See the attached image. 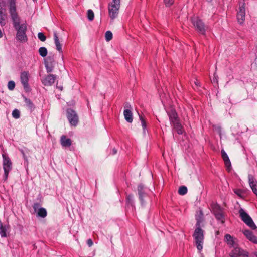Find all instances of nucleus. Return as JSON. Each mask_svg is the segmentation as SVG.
<instances>
[{"label": "nucleus", "instance_id": "1", "mask_svg": "<svg viewBox=\"0 0 257 257\" xmlns=\"http://www.w3.org/2000/svg\"><path fill=\"white\" fill-rule=\"evenodd\" d=\"M17 0H8V10L12 19L13 27L17 31L16 39L22 42L28 40L26 35L27 27L25 23L20 24V17L17 11Z\"/></svg>", "mask_w": 257, "mask_h": 257}, {"label": "nucleus", "instance_id": "2", "mask_svg": "<svg viewBox=\"0 0 257 257\" xmlns=\"http://www.w3.org/2000/svg\"><path fill=\"white\" fill-rule=\"evenodd\" d=\"M196 226V228L193 234V237L194 238L197 249L201 251L203 248L204 234L203 230L200 227V222L199 220H197Z\"/></svg>", "mask_w": 257, "mask_h": 257}, {"label": "nucleus", "instance_id": "3", "mask_svg": "<svg viewBox=\"0 0 257 257\" xmlns=\"http://www.w3.org/2000/svg\"><path fill=\"white\" fill-rule=\"evenodd\" d=\"M3 157V167L4 171L3 180L6 181L8 179L9 172L12 169V163L10 158L6 154H2Z\"/></svg>", "mask_w": 257, "mask_h": 257}, {"label": "nucleus", "instance_id": "4", "mask_svg": "<svg viewBox=\"0 0 257 257\" xmlns=\"http://www.w3.org/2000/svg\"><path fill=\"white\" fill-rule=\"evenodd\" d=\"M239 214L241 220L250 228L254 230L257 228L252 218L242 208L239 209Z\"/></svg>", "mask_w": 257, "mask_h": 257}, {"label": "nucleus", "instance_id": "5", "mask_svg": "<svg viewBox=\"0 0 257 257\" xmlns=\"http://www.w3.org/2000/svg\"><path fill=\"white\" fill-rule=\"evenodd\" d=\"M120 5V0H112L111 4L109 5V14L111 19L113 20L117 16Z\"/></svg>", "mask_w": 257, "mask_h": 257}, {"label": "nucleus", "instance_id": "6", "mask_svg": "<svg viewBox=\"0 0 257 257\" xmlns=\"http://www.w3.org/2000/svg\"><path fill=\"white\" fill-rule=\"evenodd\" d=\"M67 118L71 125L76 126L79 121V117L76 112L71 108L66 110Z\"/></svg>", "mask_w": 257, "mask_h": 257}, {"label": "nucleus", "instance_id": "7", "mask_svg": "<svg viewBox=\"0 0 257 257\" xmlns=\"http://www.w3.org/2000/svg\"><path fill=\"white\" fill-rule=\"evenodd\" d=\"M45 66L46 71L48 73L53 71L55 64V55L54 54H49V55L44 59Z\"/></svg>", "mask_w": 257, "mask_h": 257}, {"label": "nucleus", "instance_id": "8", "mask_svg": "<svg viewBox=\"0 0 257 257\" xmlns=\"http://www.w3.org/2000/svg\"><path fill=\"white\" fill-rule=\"evenodd\" d=\"M192 23L198 33L203 35H205V26L201 19L198 18H194L192 19Z\"/></svg>", "mask_w": 257, "mask_h": 257}, {"label": "nucleus", "instance_id": "9", "mask_svg": "<svg viewBox=\"0 0 257 257\" xmlns=\"http://www.w3.org/2000/svg\"><path fill=\"white\" fill-rule=\"evenodd\" d=\"M30 76V73L28 71H23L20 74L21 82L25 91L27 92H29L31 91V88L29 84Z\"/></svg>", "mask_w": 257, "mask_h": 257}, {"label": "nucleus", "instance_id": "10", "mask_svg": "<svg viewBox=\"0 0 257 257\" xmlns=\"http://www.w3.org/2000/svg\"><path fill=\"white\" fill-rule=\"evenodd\" d=\"M245 4L242 3V4L239 5V11L237 13V20L240 24L243 23L245 20Z\"/></svg>", "mask_w": 257, "mask_h": 257}, {"label": "nucleus", "instance_id": "11", "mask_svg": "<svg viewBox=\"0 0 257 257\" xmlns=\"http://www.w3.org/2000/svg\"><path fill=\"white\" fill-rule=\"evenodd\" d=\"M230 257H247L248 254L244 250L238 247H234V249L229 253Z\"/></svg>", "mask_w": 257, "mask_h": 257}, {"label": "nucleus", "instance_id": "12", "mask_svg": "<svg viewBox=\"0 0 257 257\" xmlns=\"http://www.w3.org/2000/svg\"><path fill=\"white\" fill-rule=\"evenodd\" d=\"M137 190L139 200L141 202V204L143 205L145 203L144 198L147 196V189L144 187V186L142 184H140L138 186Z\"/></svg>", "mask_w": 257, "mask_h": 257}, {"label": "nucleus", "instance_id": "13", "mask_svg": "<svg viewBox=\"0 0 257 257\" xmlns=\"http://www.w3.org/2000/svg\"><path fill=\"white\" fill-rule=\"evenodd\" d=\"M40 205L39 203H35L33 206V209L35 211L38 210L37 216L41 218H45L47 215L46 210L44 208H39Z\"/></svg>", "mask_w": 257, "mask_h": 257}, {"label": "nucleus", "instance_id": "14", "mask_svg": "<svg viewBox=\"0 0 257 257\" xmlns=\"http://www.w3.org/2000/svg\"><path fill=\"white\" fill-rule=\"evenodd\" d=\"M56 78V76L53 74H49L46 76L42 80V83L45 86L52 85Z\"/></svg>", "mask_w": 257, "mask_h": 257}, {"label": "nucleus", "instance_id": "15", "mask_svg": "<svg viewBox=\"0 0 257 257\" xmlns=\"http://www.w3.org/2000/svg\"><path fill=\"white\" fill-rule=\"evenodd\" d=\"M5 8L2 6V1L0 0V26H4L7 22V14L5 12Z\"/></svg>", "mask_w": 257, "mask_h": 257}, {"label": "nucleus", "instance_id": "16", "mask_svg": "<svg viewBox=\"0 0 257 257\" xmlns=\"http://www.w3.org/2000/svg\"><path fill=\"white\" fill-rule=\"evenodd\" d=\"M167 113L171 124L180 120L175 109H171L170 110L168 111Z\"/></svg>", "mask_w": 257, "mask_h": 257}, {"label": "nucleus", "instance_id": "17", "mask_svg": "<svg viewBox=\"0 0 257 257\" xmlns=\"http://www.w3.org/2000/svg\"><path fill=\"white\" fill-rule=\"evenodd\" d=\"M248 178L249 186L252 192L257 196V181L251 174L248 175Z\"/></svg>", "mask_w": 257, "mask_h": 257}, {"label": "nucleus", "instance_id": "18", "mask_svg": "<svg viewBox=\"0 0 257 257\" xmlns=\"http://www.w3.org/2000/svg\"><path fill=\"white\" fill-rule=\"evenodd\" d=\"M243 234L252 242L257 244V237L253 235V233L249 230H245Z\"/></svg>", "mask_w": 257, "mask_h": 257}, {"label": "nucleus", "instance_id": "19", "mask_svg": "<svg viewBox=\"0 0 257 257\" xmlns=\"http://www.w3.org/2000/svg\"><path fill=\"white\" fill-rule=\"evenodd\" d=\"M221 157L224 162L225 166L227 168V170H229L230 168L231 167V162L229 160V158L227 154V153L225 152V151L222 149L221 151Z\"/></svg>", "mask_w": 257, "mask_h": 257}, {"label": "nucleus", "instance_id": "20", "mask_svg": "<svg viewBox=\"0 0 257 257\" xmlns=\"http://www.w3.org/2000/svg\"><path fill=\"white\" fill-rule=\"evenodd\" d=\"M54 40L56 47V49L60 52L62 53V44L59 41L57 31H54Z\"/></svg>", "mask_w": 257, "mask_h": 257}, {"label": "nucleus", "instance_id": "21", "mask_svg": "<svg viewBox=\"0 0 257 257\" xmlns=\"http://www.w3.org/2000/svg\"><path fill=\"white\" fill-rule=\"evenodd\" d=\"M171 125L173 126V129L177 132L178 134H183L184 130L183 129V126L180 122V120L171 124Z\"/></svg>", "mask_w": 257, "mask_h": 257}, {"label": "nucleus", "instance_id": "22", "mask_svg": "<svg viewBox=\"0 0 257 257\" xmlns=\"http://www.w3.org/2000/svg\"><path fill=\"white\" fill-rule=\"evenodd\" d=\"M224 241L227 243L230 247H234L235 242L234 239L230 234H226L224 236Z\"/></svg>", "mask_w": 257, "mask_h": 257}, {"label": "nucleus", "instance_id": "23", "mask_svg": "<svg viewBox=\"0 0 257 257\" xmlns=\"http://www.w3.org/2000/svg\"><path fill=\"white\" fill-rule=\"evenodd\" d=\"M124 116L125 119L127 122L132 123L133 121V113L131 110L128 109H125L123 112Z\"/></svg>", "mask_w": 257, "mask_h": 257}, {"label": "nucleus", "instance_id": "24", "mask_svg": "<svg viewBox=\"0 0 257 257\" xmlns=\"http://www.w3.org/2000/svg\"><path fill=\"white\" fill-rule=\"evenodd\" d=\"M61 143L63 147H70L72 144V141L70 139L67 138L65 136L63 135L61 137Z\"/></svg>", "mask_w": 257, "mask_h": 257}, {"label": "nucleus", "instance_id": "25", "mask_svg": "<svg viewBox=\"0 0 257 257\" xmlns=\"http://www.w3.org/2000/svg\"><path fill=\"white\" fill-rule=\"evenodd\" d=\"M9 230V226L3 225L0 220V235L1 237H6L7 236V232Z\"/></svg>", "mask_w": 257, "mask_h": 257}, {"label": "nucleus", "instance_id": "26", "mask_svg": "<svg viewBox=\"0 0 257 257\" xmlns=\"http://www.w3.org/2000/svg\"><path fill=\"white\" fill-rule=\"evenodd\" d=\"M22 96L27 107L30 110L31 112L33 111L34 110L35 107L32 101L30 99L27 98L24 95Z\"/></svg>", "mask_w": 257, "mask_h": 257}, {"label": "nucleus", "instance_id": "27", "mask_svg": "<svg viewBox=\"0 0 257 257\" xmlns=\"http://www.w3.org/2000/svg\"><path fill=\"white\" fill-rule=\"evenodd\" d=\"M126 204L132 207H134V196L133 194H129L126 198Z\"/></svg>", "mask_w": 257, "mask_h": 257}, {"label": "nucleus", "instance_id": "28", "mask_svg": "<svg viewBox=\"0 0 257 257\" xmlns=\"http://www.w3.org/2000/svg\"><path fill=\"white\" fill-rule=\"evenodd\" d=\"M213 210L214 216H215V214H219L222 212L221 207L218 204H215L214 205L213 207Z\"/></svg>", "mask_w": 257, "mask_h": 257}, {"label": "nucleus", "instance_id": "29", "mask_svg": "<svg viewBox=\"0 0 257 257\" xmlns=\"http://www.w3.org/2000/svg\"><path fill=\"white\" fill-rule=\"evenodd\" d=\"M39 53L42 57H45L48 53L47 49L45 47H41L39 49Z\"/></svg>", "mask_w": 257, "mask_h": 257}, {"label": "nucleus", "instance_id": "30", "mask_svg": "<svg viewBox=\"0 0 257 257\" xmlns=\"http://www.w3.org/2000/svg\"><path fill=\"white\" fill-rule=\"evenodd\" d=\"M178 192L179 195H184L187 193V188L185 186H181L179 187Z\"/></svg>", "mask_w": 257, "mask_h": 257}, {"label": "nucleus", "instance_id": "31", "mask_svg": "<svg viewBox=\"0 0 257 257\" xmlns=\"http://www.w3.org/2000/svg\"><path fill=\"white\" fill-rule=\"evenodd\" d=\"M139 119H140V120L141 121V125L143 127V133L144 134H146V123L145 120L144 119V117L141 115H139Z\"/></svg>", "mask_w": 257, "mask_h": 257}, {"label": "nucleus", "instance_id": "32", "mask_svg": "<svg viewBox=\"0 0 257 257\" xmlns=\"http://www.w3.org/2000/svg\"><path fill=\"white\" fill-rule=\"evenodd\" d=\"M12 116L15 119H18L20 117V112L17 109H15L12 112Z\"/></svg>", "mask_w": 257, "mask_h": 257}, {"label": "nucleus", "instance_id": "33", "mask_svg": "<svg viewBox=\"0 0 257 257\" xmlns=\"http://www.w3.org/2000/svg\"><path fill=\"white\" fill-rule=\"evenodd\" d=\"M94 17V14L92 10H88L87 11V18L90 21L93 20Z\"/></svg>", "mask_w": 257, "mask_h": 257}, {"label": "nucleus", "instance_id": "34", "mask_svg": "<svg viewBox=\"0 0 257 257\" xmlns=\"http://www.w3.org/2000/svg\"><path fill=\"white\" fill-rule=\"evenodd\" d=\"M105 40L107 41H110L112 39V37H113L112 32L110 31H106V32L105 33Z\"/></svg>", "mask_w": 257, "mask_h": 257}, {"label": "nucleus", "instance_id": "35", "mask_svg": "<svg viewBox=\"0 0 257 257\" xmlns=\"http://www.w3.org/2000/svg\"><path fill=\"white\" fill-rule=\"evenodd\" d=\"M215 217L217 220L220 221L222 223H224V216L222 212L219 214H215Z\"/></svg>", "mask_w": 257, "mask_h": 257}, {"label": "nucleus", "instance_id": "36", "mask_svg": "<svg viewBox=\"0 0 257 257\" xmlns=\"http://www.w3.org/2000/svg\"><path fill=\"white\" fill-rule=\"evenodd\" d=\"M234 192L235 194H236L238 196L240 197V198H243L244 196L243 192L242 190L240 189H234Z\"/></svg>", "mask_w": 257, "mask_h": 257}, {"label": "nucleus", "instance_id": "37", "mask_svg": "<svg viewBox=\"0 0 257 257\" xmlns=\"http://www.w3.org/2000/svg\"><path fill=\"white\" fill-rule=\"evenodd\" d=\"M15 87V83L13 81H10L8 83V88L10 90H13Z\"/></svg>", "mask_w": 257, "mask_h": 257}, {"label": "nucleus", "instance_id": "38", "mask_svg": "<svg viewBox=\"0 0 257 257\" xmlns=\"http://www.w3.org/2000/svg\"><path fill=\"white\" fill-rule=\"evenodd\" d=\"M38 37L41 41H45L46 39V37L44 34L42 32H39L38 34Z\"/></svg>", "mask_w": 257, "mask_h": 257}, {"label": "nucleus", "instance_id": "39", "mask_svg": "<svg viewBox=\"0 0 257 257\" xmlns=\"http://www.w3.org/2000/svg\"><path fill=\"white\" fill-rule=\"evenodd\" d=\"M174 0H164V3L166 7H170L174 3Z\"/></svg>", "mask_w": 257, "mask_h": 257}, {"label": "nucleus", "instance_id": "40", "mask_svg": "<svg viewBox=\"0 0 257 257\" xmlns=\"http://www.w3.org/2000/svg\"><path fill=\"white\" fill-rule=\"evenodd\" d=\"M20 151L21 152V154H22L23 157L24 159L27 162L28 161V158L26 156V155H25L24 151L23 150H22V149H20Z\"/></svg>", "mask_w": 257, "mask_h": 257}, {"label": "nucleus", "instance_id": "41", "mask_svg": "<svg viewBox=\"0 0 257 257\" xmlns=\"http://www.w3.org/2000/svg\"><path fill=\"white\" fill-rule=\"evenodd\" d=\"M124 108L125 109H128L131 110V109H132V106L128 102H126L124 104Z\"/></svg>", "mask_w": 257, "mask_h": 257}, {"label": "nucleus", "instance_id": "42", "mask_svg": "<svg viewBox=\"0 0 257 257\" xmlns=\"http://www.w3.org/2000/svg\"><path fill=\"white\" fill-rule=\"evenodd\" d=\"M87 243L89 247H91L92 246L93 242L91 239H89L87 240Z\"/></svg>", "mask_w": 257, "mask_h": 257}, {"label": "nucleus", "instance_id": "43", "mask_svg": "<svg viewBox=\"0 0 257 257\" xmlns=\"http://www.w3.org/2000/svg\"><path fill=\"white\" fill-rule=\"evenodd\" d=\"M214 77L212 82L213 83H215V82L217 83L218 82V76L216 75V73H214Z\"/></svg>", "mask_w": 257, "mask_h": 257}, {"label": "nucleus", "instance_id": "44", "mask_svg": "<svg viewBox=\"0 0 257 257\" xmlns=\"http://www.w3.org/2000/svg\"><path fill=\"white\" fill-rule=\"evenodd\" d=\"M56 87L57 88L59 89L60 90H62L63 87L62 86H58V84L57 83Z\"/></svg>", "mask_w": 257, "mask_h": 257}, {"label": "nucleus", "instance_id": "45", "mask_svg": "<svg viewBox=\"0 0 257 257\" xmlns=\"http://www.w3.org/2000/svg\"><path fill=\"white\" fill-rule=\"evenodd\" d=\"M113 154H115L117 153V150L115 148H114L112 150Z\"/></svg>", "mask_w": 257, "mask_h": 257}, {"label": "nucleus", "instance_id": "46", "mask_svg": "<svg viewBox=\"0 0 257 257\" xmlns=\"http://www.w3.org/2000/svg\"><path fill=\"white\" fill-rule=\"evenodd\" d=\"M3 34L1 30L0 29V38L2 37Z\"/></svg>", "mask_w": 257, "mask_h": 257}, {"label": "nucleus", "instance_id": "47", "mask_svg": "<svg viewBox=\"0 0 257 257\" xmlns=\"http://www.w3.org/2000/svg\"><path fill=\"white\" fill-rule=\"evenodd\" d=\"M208 2H211L212 0H206Z\"/></svg>", "mask_w": 257, "mask_h": 257}, {"label": "nucleus", "instance_id": "48", "mask_svg": "<svg viewBox=\"0 0 257 257\" xmlns=\"http://www.w3.org/2000/svg\"><path fill=\"white\" fill-rule=\"evenodd\" d=\"M36 0H33V1L35 2Z\"/></svg>", "mask_w": 257, "mask_h": 257}, {"label": "nucleus", "instance_id": "49", "mask_svg": "<svg viewBox=\"0 0 257 257\" xmlns=\"http://www.w3.org/2000/svg\"><path fill=\"white\" fill-rule=\"evenodd\" d=\"M256 257H257V254H256Z\"/></svg>", "mask_w": 257, "mask_h": 257}]
</instances>
